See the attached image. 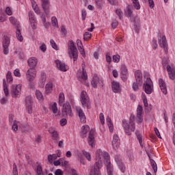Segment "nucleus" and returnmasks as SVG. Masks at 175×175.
<instances>
[{"label":"nucleus","instance_id":"nucleus-34","mask_svg":"<svg viewBox=\"0 0 175 175\" xmlns=\"http://www.w3.org/2000/svg\"><path fill=\"white\" fill-rule=\"evenodd\" d=\"M64 102H65V94H64L63 92H61L59 96V106H62V105H64Z\"/></svg>","mask_w":175,"mask_h":175},{"label":"nucleus","instance_id":"nucleus-8","mask_svg":"<svg viewBox=\"0 0 175 175\" xmlns=\"http://www.w3.org/2000/svg\"><path fill=\"white\" fill-rule=\"evenodd\" d=\"M129 75V72H128V68L125 64H122L120 67V77L122 81H126L128 80V77Z\"/></svg>","mask_w":175,"mask_h":175},{"label":"nucleus","instance_id":"nucleus-14","mask_svg":"<svg viewBox=\"0 0 175 175\" xmlns=\"http://www.w3.org/2000/svg\"><path fill=\"white\" fill-rule=\"evenodd\" d=\"M95 130L91 129L88 138V143L90 147L95 146Z\"/></svg>","mask_w":175,"mask_h":175},{"label":"nucleus","instance_id":"nucleus-32","mask_svg":"<svg viewBox=\"0 0 175 175\" xmlns=\"http://www.w3.org/2000/svg\"><path fill=\"white\" fill-rule=\"evenodd\" d=\"M132 6L129 5L126 7V10H124V14L125 16H127L128 17H132Z\"/></svg>","mask_w":175,"mask_h":175},{"label":"nucleus","instance_id":"nucleus-5","mask_svg":"<svg viewBox=\"0 0 175 175\" xmlns=\"http://www.w3.org/2000/svg\"><path fill=\"white\" fill-rule=\"evenodd\" d=\"M81 103L83 107L86 109H91V103L90 102V98L87 95V92L83 90L81 94Z\"/></svg>","mask_w":175,"mask_h":175},{"label":"nucleus","instance_id":"nucleus-53","mask_svg":"<svg viewBox=\"0 0 175 175\" xmlns=\"http://www.w3.org/2000/svg\"><path fill=\"white\" fill-rule=\"evenodd\" d=\"M43 173V169L42 168V165H37V174L38 175H41Z\"/></svg>","mask_w":175,"mask_h":175},{"label":"nucleus","instance_id":"nucleus-43","mask_svg":"<svg viewBox=\"0 0 175 175\" xmlns=\"http://www.w3.org/2000/svg\"><path fill=\"white\" fill-rule=\"evenodd\" d=\"M36 96L38 100H42L43 99V94L39 90L36 91Z\"/></svg>","mask_w":175,"mask_h":175},{"label":"nucleus","instance_id":"nucleus-45","mask_svg":"<svg viewBox=\"0 0 175 175\" xmlns=\"http://www.w3.org/2000/svg\"><path fill=\"white\" fill-rule=\"evenodd\" d=\"M51 109L53 113H54V114L57 113L58 111V108L57 107V103H54L51 105Z\"/></svg>","mask_w":175,"mask_h":175},{"label":"nucleus","instance_id":"nucleus-46","mask_svg":"<svg viewBox=\"0 0 175 175\" xmlns=\"http://www.w3.org/2000/svg\"><path fill=\"white\" fill-rule=\"evenodd\" d=\"M12 175H18V170H17L16 163H13Z\"/></svg>","mask_w":175,"mask_h":175},{"label":"nucleus","instance_id":"nucleus-30","mask_svg":"<svg viewBox=\"0 0 175 175\" xmlns=\"http://www.w3.org/2000/svg\"><path fill=\"white\" fill-rule=\"evenodd\" d=\"M27 64L30 68H35L38 65V62L36 61V58L31 57L28 59Z\"/></svg>","mask_w":175,"mask_h":175},{"label":"nucleus","instance_id":"nucleus-23","mask_svg":"<svg viewBox=\"0 0 175 175\" xmlns=\"http://www.w3.org/2000/svg\"><path fill=\"white\" fill-rule=\"evenodd\" d=\"M20 131L23 133H31L32 128L28 124H22L19 126Z\"/></svg>","mask_w":175,"mask_h":175},{"label":"nucleus","instance_id":"nucleus-11","mask_svg":"<svg viewBox=\"0 0 175 175\" xmlns=\"http://www.w3.org/2000/svg\"><path fill=\"white\" fill-rule=\"evenodd\" d=\"M36 76V70L35 68H30L27 72V79L28 81L32 83L35 80V77Z\"/></svg>","mask_w":175,"mask_h":175},{"label":"nucleus","instance_id":"nucleus-60","mask_svg":"<svg viewBox=\"0 0 175 175\" xmlns=\"http://www.w3.org/2000/svg\"><path fill=\"white\" fill-rule=\"evenodd\" d=\"M33 10L37 14H40V10L39 9V7L38 6V4H36L33 7Z\"/></svg>","mask_w":175,"mask_h":175},{"label":"nucleus","instance_id":"nucleus-39","mask_svg":"<svg viewBox=\"0 0 175 175\" xmlns=\"http://www.w3.org/2000/svg\"><path fill=\"white\" fill-rule=\"evenodd\" d=\"M29 23H35L36 22V19H35V16H33V12H29Z\"/></svg>","mask_w":175,"mask_h":175},{"label":"nucleus","instance_id":"nucleus-27","mask_svg":"<svg viewBox=\"0 0 175 175\" xmlns=\"http://www.w3.org/2000/svg\"><path fill=\"white\" fill-rule=\"evenodd\" d=\"M77 111H78L79 117L81 120V122L85 123L87 121V118H85V114H84V111H83V109H77Z\"/></svg>","mask_w":175,"mask_h":175},{"label":"nucleus","instance_id":"nucleus-50","mask_svg":"<svg viewBox=\"0 0 175 175\" xmlns=\"http://www.w3.org/2000/svg\"><path fill=\"white\" fill-rule=\"evenodd\" d=\"M83 154L85 158H87L88 161H91V154L90 152H85V150H83Z\"/></svg>","mask_w":175,"mask_h":175},{"label":"nucleus","instance_id":"nucleus-7","mask_svg":"<svg viewBox=\"0 0 175 175\" xmlns=\"http://www.w3.org/2000/svg\"><path fill=\"white\" fill-rule=\"evenodd\" d=\"M9 46H10V38L4 36L3 38V54H9Z\"/></svg>","mask_w":175,"mask_h":175},{"label":"nucleus","instance_id":"nucleus-51","mask_svg":"<svg viewBox=\"0 0 175 175\" xmlns=\"http://www.w3.org/2000/svg\"><path fill=\"white\" fill-rule=\"evenodd\" d=\"M50 43L53 49H54L55 50H58V46H57V44H55L54 40H51Z\"/></svg>","mask_w":175,"mask_h":175},{"label":"nucleus","instance_id":"nucleus-38","mask_svg":"<svg viewBox=\"0 0 175 175\" xmlns=\"http://www.w3.org/2000/svg\"><path fill=\"white\" fill-rule=\"evenodd\" d=\"M57 158H58V157L56 154H49L48 156V161L49 163H53V161H55V159H57Z\"/></svg>","mask_w":175,"mask_h":175},{"label":"nucleus","instance_id":"nucleus-28","mask_svg":"<svg viewBox=\"0 0 175 175\" xmlns=\"http://www.w3.org/2000/svg\"><path fill=\"white\" fill-rule=\"evenodd\" d=\"M134 27L135 32L139 33V28L140 27V18L139 16H135L134 18Z\"/></svg>","mask_w":175,"mask_h":175},{"label":"nucleus","instance_id":"nucleus-20","mask_svg":"<svg viewBox=\"0 0 175 175\" xmlns=\"http://www.w3.org/2000/svg\"><path fill=\"white\" fill-rule=\"evenodd\" d=\"M55 63L56 64V66L59 70H61L62 72H66V64L62 62L59 59H57L55 61Z\"/></svg>","mask_w":175,"mask_h":175},{"label":"nucleus","instance_id":"nucleus-6","mask_svg":"<svg viewBox=\"0 0 175 175\" xmlns=\"http://www.w3.org/2000/svg\"><path fill=\"white\" fill-rule=\"evenodd\" d=\"M62 116L63 117H73V113H72V107H70V104L69 102H66L65 104L62 105Z\"/></svg>","mask_w":175,"mask_h":175},{"label":"nucleus","instance_id":"nucleus-52","mask_svg":"<svg viewBox=\"0 0 175 175\" xmlns=\"http://www.w3.org/2000/svg\"><path fill=\"white\" fill-rule=\"evenodd\" d=\"M100 121L102 125H105V115H103V113H100Z\"/></svg>","mask_w":175,"mask_h":175},{"label":"nucleus","instance_id":"nucleus-24","mask_svg":"<svg viewBox=\"0 0 175 175\" xmlns=\"http://www.w3.org/2000/svg\"><path fill=\"white\" fill-rule=\"evenodd\" d=\"M167 70L171 80H174L175 79V68H172V66L167 65Z\"/></svg>","mask_w":175,"mask_h":175},{"label":"nucleus","instance_id":"nucleus-47","mask_svg":"<svg viewBox=\"0 0 175 175\" xmlns=\"http://www.w3.org/2000/svg\"><path fill=\"white\" fill-rule=\"evenodd\" d=\"M96 3L98 9H100L102 6H103V4L105 3V0H96Z\"/></svg>","mask_w":175,"mask_h":175},{"label":"nucleus","instance_id":"nucleus-12","mask_svg":"<svg viewBox=\"0 0 175 175\" xmlns=\"http://www.w3.org/2000/svg\"><path fill=\"white\" fill-rule=\"evenodd\" d=\"M158 38L159 46L164 49L165 54H167V41L166 40V36H163L161 40V36L158 34Z\"/></svg>","mask_w":175,"mask_h":175},{"label":"nucleus","instance_id":"nucleus-48","mask_svg":"<svg viewBox=\"0 0 175 175\" xmlns=\"http://www.w3.org/2000/svg\"><path fill=\"white\" fill-rule=\"evenodd\" d=\"M51 21L53 27H57V28H58V21L55 16L52 17Z\"/></svg>","mask_w":175,"mask_h":175},{"label":"nucleus","instance_id":"nucleus-64","mask_svg":"<svg viewBox=\"0 0 175 175\" xmlns=\"http://www.w3.org/2000/svg\"><path fill=\"white\" fill-rule=\"evenodd\" d=\"M55 175H64V172L61 169H57L55 172Z\"/></svg>","mask_w":175,"mask_h":175},{"label":"nucleus","instance_id":"nucleus-57","mask_svg":"<svg viewBox=\"0 0 175 175\" xmlns=\"http://www.w3.org/2000/svg\"><path fill=\"white\" fill-rule=\"evenodd\" d=\"M61 31H62V35L66 36V33H68V31H66V27H65V25H62Z\"/></svg>","mask_w":175,"mask_h":175},{"label":"nucleus","instance_id":"nucleus-62","mask_svg":"<svg viewBox=\"0 0 175 175\" xmlns=\"http://www.w3.org/2000/svg\"><path fill=\"white\" fill-rule=\"evenodd\" d=\"M66 124H68V120H66V119L62 118L60 120V125H61V126H65V125H66Z\"/></svg>","mask_w":175,"mask_h":175},{"label":"nucleus","instance_id":"nucleus-13","mask_svg":"<svg viewBox=\"0 0 175 175\" xmlns=\"http://www.w3.org/2000/svg\"><path fill=\"white\" fill-rule=\"evenodd\" d=\"M98 85L103 87V80L98 76H94L92 80V86L94 88H97Z\"/></svg>","mask_w":175,"mask_h":175},{"label":"nucleus","instance_id":"nucleus-33","mask_svg":"<svg viewBox=\"0 0 175 175\" xmlns=\"http://www.w3.org/2000/svg\"><path fill=\"white\" fill-rule=\"evenodd\" d=\"M135 135L137 136V139L139 141L140 146H143V140L142 139H143V135H142V134L140 133V131L137 130L135 132Z\"/></svg>","mask_w":175,"mask_h":175},{"label":"nucleus","instance_id":"nucleus-37","mask_svg":"<svg viewBox=\"0 0 175 175\" xmlns=\"http://www.w3.org/2000/svg\"><path fill=\"white\" fill-rule=\"evenodd\" d=\"M150 163L154 173H157V172H158V166H157V163L155 161H154V159H150Z\"/></svg>","mask_w":175,"mask_h":175},{"label":"nucleus","instance_id":"nucleus-31","mask_svg":"<svg viewBox=\"0 0 175 175\" xmlns=\"http://www.w3.org/2000/svg\"><path fill=\"white\" fill-rule=\"evenodd\" d=\"M53 91V83L49 82L45 85V92L49 94Z\"/></svg>","mask_w":175,"mask_h":175},{"label":"nucleus","instance_id":"nucleus-9","mask_svg":"<svg viewBox=\"0 0 175 175\" xmlns=\"http://www.w3.org/2000/svg\"><path fill=\"white\" fill-rule=\"evenodd\" d=\"M69 49L71 51V55L74 59V62L75 61H77V48L76 47V45H75L73 40H70Z\"/></svg>","mask_w":175,"mask_h":175},{"label":"nucleus","instance_id":"nucleus-36","mask_svg":"<svg viewBox=\"0 0 175 175\" xmlns=\"http://www.w3.org/2000/svg\"><path fill=\"white\" fill-rule=\"evenodd\" d=\"M3 91L5 96H8L9 95V90H8V85L6 84V80H3Z\"/></svg>","mask_w":175,"mask_h":175},{"label":"nucleus","instance_id":"nucleus-21","mask_svg":"<svg viewBox=\"0 0 175 175\" xmlns=\"http://www.w3.org/2000/svg\"><path fill=\"white\" fill-rule=\"evenodd\" d=\"M77 46L82 57L85 58V51H84V48H83V42L79 39L77 40Z\"/></svg>","mask_w":175,"mask_h":175},{"label":"nucleus","instance_id":"nucleus-26","mask_svg":"<svg viewBox=\"0 0 175 175\" xmlns=\"http://www.w3.org/2000/svg\"><path fill=\"white\" fill-rule=\"evenodd\" d=\"M90 131V126L88 125L83 126H82V131L80 133L81 137H83V139L87 137V133Z\"/></svg>","mask_w":175,"mask_h":175},{"label":"nucleus","instance_id":"nucleus-40","mask_svg":"<svg viewBox=\"0 0 175 175\" xmlns=\"http://www.w3.org/2000/svg\"><path fill=\"white\" fill-rule=\"evenodd\" d=\"M50 133L52 134V137L53 140H58V139H59V135L58 134V132H57L56 131L50 132Z\"/></svg>","mask_w":175,"mask_h":175},{"label":"nucleus","instance_id":"nucleus-35","mask_svg":"<svg viewBox=\"0 0 175 175\" xmlns=\"http://www.w3.org/2000/svg\"><path fill=\"white\" fill-rule=\"evenodd\" d=\"M109 175H113V167H111V163L109 162L105 165Z\"/></svg>","mask_w":175,"mask_h":175},{"label":"nucleus","instance_id":"nucleus-3","mask_svg":"<svg viewBox=\"0 0 175 175\" xmlns=\"http://www.w3.org/2000/svg\"><path fill=\"white\" fill-rule=\"evenodd\" d=\"M133 120H135V116L131 115L129 122L124 124V129L125 133H126L128 136H131V132H135V131L136 130V127L135 126V122H133Z\"/></svg>","mask_w":175,"mask_h":175},{"label":"nucleus","instance_id":"nucleus-55","mask_svg":"<svg viewBox=\"0 0 175 175\" xmlns=\"http://www.w3.org/2000/svg\"><path fill=\"white\" fill-rule=\"evenodd\" d=\"M40 49L41 50V51H42V53H46V50H47V47H46V44L42 43L40 46Z\"/></svg>","mask_w":175,"mask_h":175},{"label":"nucleus","instance_id":"nucleus-15","mask_svg":"<svg viewBox=\"0 0 175 175\" xmlns=\"http://www.w3.org/2000/svg\"><path fill=\"white\" fill-rule=\"evenodd\" d=\"M21 91V85H12V88L11 90V94H12V98H17V96H18Z\"/></svg>","mask_w":175,"mask_h":175},{"label":"nucleus","instance_id":"nucleus-25","mask_svg":"<svg viewBox=\"0 0 175 175\" xmlns=\"http://www.w3.org/2000/svg\"><path fill=\"white\" fill-rule=\"evenodd\" d=\"M143 113V107L138 105L137 108V118H138L139 122H143V118H142V114Z\"/></svg>","mask_w":175,"mask_h":175},{"label":"nucleus","instance_id":"nucleus-22","mask_svg":"<svg viewBox=\"0 0 175 175\" xmlns=\"http://www.w3.org/2000/svg\"><path fill=\"white\" fill-rule=\"evenodd\" d=\"M159 84L161 90V92H163L164 95H166L167 94V90L166 89V83H165V81H163L162 79H159Z\"/></svg>","mask_w":175,"mask_h":175},{"label":"nucleus","instance_id":"nucleus-58","mask_svg":"<svg viewBox=\"0 0 175 175\" xmlns=\"http://www.w3.org/2000/svg\"><path fill=\"white\" fill-rule=\"evenodd\" d=\"M116 14L118 16L120 20L122 18V11L121 9L116 10Z\"/></svg>","mask_w":175,"mask_h":175},{"label":"nucleus","instance_id":"nucleus-1","mask_svg":"<svg viewBox=\"0 0 175 175\" xmlns=\"http://www.w3.org/2000/svg\"><path fill=\"white\" fill-rule=\"evenodd\" d=\"M102 158L105 159V165L110 162V156L107 152H102V150L98 149L96 152V163L91 167L90 175H100V169L103 167Z\"/></svg>","mask_w":175,"mask_h":175},{"label":"nucleus","instance_id":"nucleus-4","mask_svg":"<svg viewBox=\"0 0 175 175\" xmlns=\"http://www.w3.org/2000/svg\"><path fill=\"white\" fill-rule=\"evenodd\" d=\"M10 21L11 24H12V25L16 28V35L18 40H19V42H23L24 38L21 35V30H20V22H18V21H17V19L13 16L10 17Z\"/></svg>","mask_w":175,"mask_h":175},{"label":"nucleus","instance_id":"nucleus-42","mask_svg":"<svg viewBox=\"0 0 175 175\" xmlns=\"http://www.w3.org/2000/svg\"><path fill=\"white\" fill-rule=\"evenodd\" d=\"M133 7L139 10L140 9V4L139 3V0H132Z\"/></svg>","mask_w":175,"mask_h":175},{"label":"nucleus","instance_id":"nucleus-54","mask_svg":"<svg viewBox=\"0 0 175 175\" xmlns=\"http://www.w3.org/2000/svg\"><path fill=\"white\" fill-rule=\"evenodd\" d=\"M111 27L113 29H116V28L118 27V21H117L116 20H113L111 23Z\"/></svg>","mask_w":175,"mask_h":175},{"label":"nucleus","instance_id":"nucleus-10","mask_svg":"<svg viewBox=\"0 0 175 175\" xmlns=\"http://www.w3.org/2000/svg\"><path fill=\"white\" fill-rule=\"evenodd\" d=\"M25 104L29 114H32V105H33V101L32 100V96L31 95L26 97Z\"/></svg>","mask_w":175,"mask_h":175},{"label":"nucleus","instance_id":"nucleus-19","mask_svg":"<svg viewBox=\"0 0 175 175\" xmlns=\"http://www.w3.org/2000/svg\"><path fill=\"white\" fill-rule=\"evenodd\" d=\"M111 88L113 92L115 94H119V92H121V86H120L119 82L113 81L111 83Z\"/></svg>","mask_w":175,"mask_h":175},{"label":"nucleus","instance_id":"nucleus-44","mask_svg":"<svg viewBox=\"0 0 175 175\" xmlns=\"http://www.w3.org/2000/svg\"><path fill=\"white\" fill-rule=\"evenodd\" d=\"M113 62H115L116 64H118L120 59H121V56L120 55H114L113 57Z\"/></svg>","mask_w":175,"mask_h":175},{"label":"nucleus","instance_id":"nucleus-18","mask_svg":"<svg viewBox=\"0 0 175 175\" xmlns=\"http://www.w3.org/2000/svg\"><path fill=\"white\" fill-rule=\"evenodd\" d=\"M120 144H121V141L120 140V137L117 134H115L113 137L112 146L113 150H117L118 147H120Z\"/></svg>","mask_w":175,"mask_h":175},{"label":"nucleus","instance_id":"nucleus-49","mask_svg":"<svg viewBox=\"0 0 175 175\" xmlns=\"http://www.w3.org/2000/svg\"><path fill=\"white\" fill-rule=\"evenodd\" d=\"M7 81H13V78H12V72L10 71H8L6 75Z\"/></svg>","mask_w":175,"mask_h":175},{"label":"nucleus","instance_id":"nucleus-29","mask_svg":"<svg viewBox=\"0 0 175 175\" xmlns=\"http://www.w3.org/2000/svg\"><path fill=\"white\" fill-rule=\"evenodd\" d=\"M77 77L79 81H81V80H87V79H88V75H87V72L84 69V66L82 67L81 76L77 75Z\"/></svg>","mask_w":175,"mask_h":175},{"label":"nucleus","instance_id":"nucleus-16","mask_svg":"<svg viewBox=\"0 0 175 175\" xmlns=\"http://www.w3.org/2000/svg\"><path fill=\"white\" fill-rule=\"evenodd\" d=\"M41 6L45 13V14L49 15L50 12V1L49 0H41Z\"/></svg>","mask_w":175,"mask_h":175},{"label":"nucleus","instance_id":"nucleus-41","mask_svg":"<svg viewBox=\"0 0 175 175\" xmlns=\"http://www.w3.org/2000/svg\"><path fill=\"white\" fill-rule=\"evenodd\" d=\"M91 36H92L91 33L88 31L85 32V33L83 34V40H86V41L90 40V39H91Z\"/></svg>","mask_w":175,"mask_h":175},{"label":"nucleus","instance_id":"nucleus-2","mask_svg":"<svg viewBox=\"0 0 175 175\" xmlns=\"http://www.w3.org/2000/svg\"><path fill=\"white\" fill-rule=\"evenodd\" d=\"M144 88L146 94L150 95L152 92V81L150 78V73L145 72L144 75Z\"/></svg>","mask_w":175,"mask_h":175},{"label":"nucleus","instance_id":"nucleus-56","mask_svg":"<svg viewBox=\"0 0 175 175\" xmlns=\"http://www.w3.org/2000/svg\"><path fill=\"white\" fill-rule=\"evenodd\" d=\"M12 129L14 131V132H17L18 129V126H17V122L14 120L13 124H12Z\"/></svg>","mask_w":175,"mask_h":175},{"label":"nucleus","instance_id":"nucleus-63","mask_svg":"<svg viewBox=\"0 0 175 175\" xmlns=\"http://www.w3.org/2000/svg\"><path fill=\"white\" fill-rule=\"evenodd\" d=\"M133 91H137L139 90V85H137V82H134L133 83Z\"/></svg>","mask_w":175,"mask_h":175},{"label":"nucleus","instance_id":"nucleus-61","mask_svg":"<svg viewBox=\"0 0 175 175\" xmlns=\"http://www.w3.org/2000/svg\"><path fill=\"white\" fill-rule=\"evenodd\" d=\"M119 167H120L121 172H122V173H125L126 167H125V165H124L123 163H120L119 164Z\"/></svg>","mask_w":175,"mask_h":175},{"label":"nucleus","instance_id":"nucleus-17","mask_svg":"<svg viewBox=\"0 0 175 175\" xmlns=\"http://www.w3.org/2000/svg\"><path fill=\"white\" fill-rule=\"evenodd\" d=\"M135 78L138 85H142V84H143V74L140 70L135 71Z\"/></svg>","mask_w":175,"mask_h":175},{"label":"nucleus","instance_id":"nucleus-59","mask_svg":"<svg viewBox=\"0 0 175 175\" xmlns=\"http://www.w3.org/2000/svg\"><path fill=\"white\" fill-rule=\"evenodd\" d=\"M14 75L16 77H21V73H20V70L18 68H16L15 70H14Z\"/></svg>","mask_w":175,"mask_h":175}]
</instances>
